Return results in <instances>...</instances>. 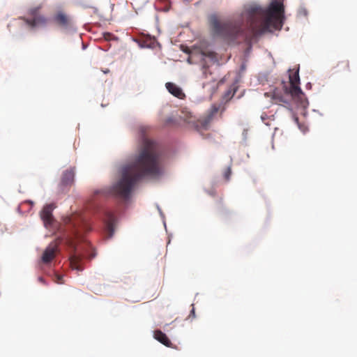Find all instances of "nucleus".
Returning a JSON list of instances; mask_svg holds the SVG:
<instances>
[{
  "label": "nucleus",
  "mask_w": 357,
  "mask_h": 357,
  "mask_svg": "<svg viewBox=\"0 0 357 357\" xmlns=\"http://www.w3.org/2000/svg\"><path fill=\"white\" fill-rule=\"evenodd\" d=\"M192 310L190 311V315L188 317V319H190L191 317L192 319L195 318V310L194 304H192Z\"/></svg>",
  "instance_id": "a211bd4d"
},
{
  "label": "nucleus",
  "mask_w": 357,
  "mask_h": 357,
  "mask_svg": "<svg viewBox=\"0 0 357 357\" xmlns=\"http://www.w3.org/2000/svg\"><path fill=\"white\" fill-rule=\"evenodd\" d=\"M284 19V8L281 1L274 0L264 9L257 5L245 8L242 20L222 21L213 14L208 17L210 31L213 36L228 43L248 41L261 34L281 29Z\"/></svg>",
  "instance_id": "f257e3e1"
},
{
  "label": "nucleus",
  "mask_w": 357,
  "mask_h": 357,
  "mask_svg": "<svg viewBox=\"0 0 357 357\" xmlns=\"http://www.w3.org/2000/svg\"><path fill=\"white\" fill-rule=\"evenodd\" d=\"M162 174L160 154L155 142L147 138L143 139L142 149L135 162L121 169V178L112 188V193L126 199L137 182L143 178H158Z\"/></svg>",
  "instance_id": "f03ea898"
},
{
  "label": "nucleus",
  "mask_w": 357,
  "mask_h": 357,
  "mask_svg": "<svg viewBox=\"0 0 357 357\" xmlns=\"http://www.w3.org/2000/svg\"><path fill=\"white\" fill-rule=\"evenodd\" d=\"M38 280L42 283H45V280L42 277L38 278Z\"/></svg>",
  "instance_id": "412c9836"
},
{
  "label": "nucleus",
  "mask_w": 357,
  "mask_h": 357,
  "mask_svg": "<svg viewBox=\"0 0 357 357\" xmlns=\"http://www.w3.org/2000/svg\"><path fill=\"white\" fill-rule=\"evenodd\" d=\"M53 21L58 26L65 29L73 26V20L70 16L62 11H59L54 15Z\"/></svg>",
  "instance_id": "9d476101"
},
{
  "label": "nucleus",
  "mask_w": 357,
  "mask_h": 357,
  "mask_svg": "<svg viewBox=\"0 0 357 357\" xmlns=\"http://www.w3.org/2000/svg\"><path fill=\"white\" fill-rule=\"evenodd\" d=\"M75 176V171L73 169L66 170L61 177V186L62 190H64L66 187L70 186L73 183Z\"/></svg>",
  "instance_id": "ddd939ff"
},
{
  "label": "nucleus",
  "mask_w": 357,
  "mask_h": 357,
  "mask_svg": "<svg viewBox=\"0 0 357 357\" xmlns=\"http://www.w3.org/2000/svg\"><path fill=\"white\" fill-rule=\"evenodd\" d=\"M41 8V6H38L35 8H32L29 10V15L31 17V18H26L22 17L27 25H29L31 28H35L37 26H41L46 24L47 22V19L39 14V10Z\"/></svg>",
  "instance_id": "423d86ee"
},
{
  "label": "nucleus",
  "mask_w": 357,
  "mask_h": 357,
  "mask_svg": "<svg viewBox=\"0 0 357 357\" xmlns=\"http://www.w3.org/2000/svg\"><path fill=\"white\" fill-rule=\"evenodd\" d=\"M202 54L204 56L208 59V61H206L205 59H203L202 61V78L206 79V81H203L202 82V87L203 89H206L208 94L212 96L217 89V84L216 79L213 76L211 71L209 70V67L215 61V54L213 52L209 51L207 52H203Z\"/></svg>",
  "instance_id": "20e7f679"
},
{
  "label": "nucleus",
  "mask_w": 357,
  "mask_h": 357,
  "mask_svg": "<svg viewBox=\"0 0 357 357\" xmlns=\"http://www.w3.org/2000/svg\"><path fill=\"white\" fill-rule=\"evenodd\" d=\"M220 109V105H213L206 116L200 118L196 123V129L199 131L201 130H206L210 126L215 116L218 113Z\"/></svg>",
  "instance_id": "0eeeda50"
},
{
  "label": "nucleus",
  "mask_w": 357,
  "mask_h": 357,
  "mask_svg": "<svg viewBox=\"0 0 357 357\" xmlns=\"http://www.w3.org/2000/svg\"><path fill=\"white\" fill-rule=\"evenodd\" d=\"M337 67L340 68V70L348 71L349 70V61L344 60V61L339 62Z\"/></svg>",
  "instance_id": "dca6fc26"
},
{
  "label": "nucleus",
  "mask_w": 357,
  "mask_h": 357,
  "mask_svg": "<svg viewBox=\"0 0 357 357\" xmlns=\"http://www.w3.org/2000/svg\"><path fill=\"white\" fill-rule=\"evenodd\" d=\"M165 86L168 91L174 96L180 99L185 98V95L183 92L182 89L174 83L167 82Z\"/></svg>",
  "instance_id": "4468645a"
},
{
  "label": "nucleus",
  "mask_w": 357,
  "mask_h": 357,
  "mask_svg": "<svg viewBox=\"0 0 357 357\" xmlns=\"http://www.w3.org/2000/svg\"><path fill=\"white\" fill-rule=\"evenodd\" d=\"M224 110H225V108L222 107L220 114H222V113L223 112Z\"/></svg>",
  "instance_id": "4be33fe9"
},
{
  "label": "nucleus",
  "mask_w": 357,
  "mask_h": 357,
  "mask_svg": "<svg viewBox=\"0 0 357 357\" xmlns=\"http://www.w3.org/2000/svg\"><path fill=\"white\" fill-rule=\"evenodd\" d=\"M54 208V204H47L44 206L42 211L40 212V218L43 220L45 227L51 225L53 221L52 211Z\"/></svg>",
  "instance_id": "9b49d317"
},
{
  "label": "nucleus",
  "mask_w": 357,
  "mask_h": 357,
  "mask_svg": "<svg viewBox=\"0 0 357 357\" xmlns=\"http://www.w3.org/2000/svg\"><path fill=\"white\" fill-rule=\"evenodd\" d=\"M289 86H287L283 82V90L285 95H290L292 98H300L303 95L301 89L299 86L300 77L298 75V70L296 72H291L289 76Z\"/></svg>",
  "instance_id": "39448f33"
},
{
  "label": "nucleus",
  "mask_w": 357,
  "mask_h": 357,
  "mask_svg": "<svg viewBox=\"0 0 357 357\" xmlns=\"http://www.w3.org/2000/svg\"><path fill=\"white\" fill-rule=\"evenodd\" d=\"M61 243L59 238L51 242L45 248L41 257V260L44 264H48L54 259L59 252V245Z\"/></svg>",
  "instance_id": "1a4fd4ad"
},
{
  "label": "nucleus",
  "mask_w": 357,
  "mask_h": 357,
  "mask_svg": "<svg viewBox=\"0 0 357 357\" xmlns=\"http://www.w3.org/2000/svg\"><path fill=\"white\" fill-rule=\"evenodd\" d=\"M231 174V169L230 167H227L224 172V177L227 181H229Z\"/></svg>",
  "instance_id": "f3484780"
},
{
  "label": "nucleus",
  "mask_w": 357,
  "mask_h": 357,
  "mask_svg": "<svg viewBox=\"0 0 357 357\" xmlns=\"http://www.w3.org/2000/svg\"><path fill=\"white\" fill-rule=\"evenodd\" d=\"M66 224L65 238L67 245L73 254L70 257V265L73 269L82 271V258L76 253L77 245L82 241L84 234L91 230V227L81 214H73L64 220Z\"/></svg>",
  "instance_id": "7ed1b4c3"
},
{
  "label": "nucleus",
  "mask_w": 357,
  "mask_h": 357,
  "mask_svg": "<svg viewBox=\"0 0 357 357\" xmlns=\"http://www.w3.org/2000/svg\"><path fill=\"white\" fill-rule=\"evenodd\" d=\"M154 338L166 347H171L172 345V342L166 334L160 330L154 331Z\"/></svg>",
  "instance_id": "2eb2a0df"
},
{
  "label": "nucleus",
  "mask_w": 357,
  "mask_h": 357,
  "mask_svg": "<svg viewBox=\"0 0 357 357\" xmlns=\"http://www.w3.org/2000/svg\"><path fill=\"white\" fill-rule=\"evenodd\" d=\"M61 279H62V276H61V275H57V281H58V282H59V283H62V282H61Z\"/></svg>",
  "instance_id": "aec40b11"
},
{
  "label": "nucleus",
  "mask_w": 357,
  "mask_h": 357,
  "mask_svg": "<svg viewBox=\"0 0 357 357\" xmlns=\"http://www.w3.org/2000/svg\"><path fill=\"white\" fill-rule=\"evenodd\" d=\"M264 95L266 97L271 98L273 104L281 105L288 102L285 96L278 89H275L273 92L265 93Z\"/></svg>",
  "instance_id": "f8f14e48"
},
{
  "label": "nucleus",
  "mask_w": 357,
  "mask_h": 357,
  "mask_svg": "<svg viewBox=\"0 0 357 357\" xmlns=\"http://www.w3.org/2000/svg\"><path fill=\"white\" fill-rule=\"evenodd\" d=\"M293 119L294 121V122L298 126V127L301 128V126H300V124H299V122H298V117L295 115V114H293Z\"/></svg>",
  "instance_id": "6ab92c4d"
},
{
  "label": "nucleus",
  "mask_w": 357,
  "mask_h": 357,
  "mask_svg": "<svg viewBox=\"0 0 357 357\" xmlns=\"http://www.w3.org/2000/svg\"><path fill=\"white\" fill-rule=\"evenodd\" d=\"M116 219L113 213L111 211H105V217L103 218L104 223V234L105 237L107 239L111 238L114 233V226L116 225Z\"/></svg>",
  "instance_id": "6e6552de"
}]
</instances>
